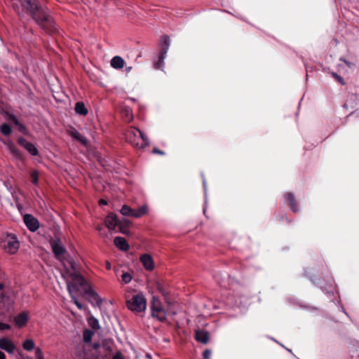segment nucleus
I'll return each instance as SVG.
<instances>
[{
  "label": "nucleus",
  "mask_w": 359,
  "mask_h": 359,
  "mask_svg": "<svg viewBox=\"0 0 359 359\" xmlns=\"http://www.w3.org/2000/svg\"><path fill=\"white\" fill-rule=\"evenodd\" d=\"M63 276L66 278L67 290L70 296L81 292L88 295V297L90 299V301H95L97 304L100 303L98 295L90 288L80 273L67 271Z\"/></svg>",
  "instance_id": "nucleus-1"
},
{
  "label": "nucleus",
  "mask_w": 359,
  "mask_h": 359,
  "mask_svg": "<svg viewBox=\"0 0 359 359\" xmlns=\"http://www.w3.org/2000/svg\"><path fill=\"white\" fill-rule=\"evenodd\" d=\"M94 332L90 330H85L83 334V341L86 343L83 346V352L81 354L82 359H106L107 353L104 355H102V352H109L110 347L107 345L103 344L102 346L99 344H90Z\"/></svg>",
  "instance_id": "nucleus-2"
},
{
  "label": "nucleus",
  "mask_w": 359,
  "mask_h": 359,
  "mask_svg": "<svg viewBox=\"0 0 359 359\" xmlns=\"http://www.w3.org/2000/svg\"><path fill=\"white\" fill-rule=\"evenodd\" d=\"M36 23L47 32H53L55 28H52L50 21V16L45 10L40 7H36L35 11L31 14Z\"/></svg>",
  "instance_id": "nucleus-3"
},
{
  "label": "nucleus",
  "mask_w": 359,
  "mask_h": 359,
  "mask_svg": "<svg viewBox=\"0 0 359 359\" xmlns=\"http://www.w3.org/2000/svg\"><path fill=\"white\" fill-rule=\"evenodd\" d=\"M2 248L8 254H15L20 247L19 241L14 234H7L1 243Z\"/></svg>",
  "instance_id": "nucleus-4"
},
{
  "label": "nucleus",
  "mask_w": 359,
  "mask_h": 359,
  "mask_svg": "<svg viewBox=\"0 0 359 359\" xmlns=\"http://www.w3.org/2000/svg\"><path fill=\"white\" fill-rule=\"evenodd\" d=\"M127 306L133 311L142 312L146 309L147 301L142 293H138L127 301Z\"/></svg>",
  "instance_id": "nucleus-5"
},
{
  "label": "nucleus",
  "mask_w": 359,
  "mask_h": 359,
  "mask_svg": "<svg viewBox=\"0 0 359 359\" xmlns=\"http://www.w3.org/2000/svg\"><path fill=\"white\" fill-rule=\"evenodd\" d=\"M50 244L55 258L60 261H63L65 259L67 251L61 240L59 238H52L50 241Z\"/></svg>",
  "instance_id": "nucleus-6"
},
{
  "label": "nucleus",
  "mask_w": 359,
  "mask_h": 359,
  "mask_svg": "<svg viewBox=\"0 0 359 359\" xmlns=\"http://www.w3.org/2000/svg\"><path fill=\"white\" fill-rule=\"evenodd\" d=\"M151 315L153 317L156 318L159 321L163 322L166 319V312L161 305L159 299L153 297L151 302Z\"/></svg>",
  "instance_id": "nucleus-7"
},
{
  "label": "nucleus",
  "mask_w": 359,
  "mask_h": 359,
  "mask_svg": "<svg viewBox=\"0 0 359 359\" xmlns=\"http://www.w3.org/2000/svg\"><path fill=\"white\" fill-rule=\"evenodd\" d=\"M126 138L127 142L133 147L139 148L140 144V140L141 139L139 129L134 127L128 129L126 132Z\"/></svg>",
  "instance_id": "nucleus-8"
},
{
  "label": "nucleus",
  "mask_w": 359,
  "mask_h": 359,
  "mask_svg": "<svg viewBox=\"0 0 359 359\" xmlns=\"http://www.w3.org/2000/svg\"><path fill=\"white\" fill-rule=\"evenodd\" d=\"M24 222L27 228L32 231H36L39 227L38 220L31 215H25L24 216Z\"/></svg>",
  "instance_id": "nucleus-9"
},
{
  "label": "nucleus",
  "mask_w": 359,
  "mask_h": 359,
  "mask_svg": "<svg viewBox=\"0 0 359 359\" xmlns=\"http://www.w3.org/2000/svg\"><path fill=\"white\" fill-rule=\"evenodd\" d=\"M22 8L27 13L32 14L35 9L36 7H39L36 3V0H18Z\"/></svg>",
  "instance_id": "nucleus-10"
},
{
  "label": "nucleus",
  "mask_w": 359,
  "mask_h": 359,
  "mask_svg": "<svg viewBox=\"0 0 359 359\" xmlns=\"http://www.w3.org/2000/svg\"><path fill=\"white\" fill-rule=\"evenodd\" d=\"M18 144L26 149L32 155L36 156L38 154V149L31 142H27L24 137H20L18 140Z\"/></svg>",
  "instance_id": "nucleus-11"
},
{
  "label": "nucleus",
  "mask_w": 359,
  "mask_h": 359,
  "mask_svg": "<svg viewBox=\"0 0 359 359\" xmlns=\"http://www.w3.org/2000/svg\"><path fill=\"white\" fill-rule=\"evenodd\" d=\"M0 348L6 351L8 353H13L15 349V346L11 340L7 338L0 339Z\"/></svg>",
  "instance_id": "nucleus-12"
},
{
  "label": "nucleus",
  "mask_w": 359,
  "mask_h": 359,
  "mask_svg": "<svg viewBox=\"0 0 359 359\" xmlns=\"http://www.w3.org/2000/svg\"><path fill=\"white\" fill-rule=\"evenodd\" d=\"M104 222L109 229L114 230L118 225V219L116 215L110 213L106 217Z\"/></svg>",
  "instance_id": "nucleus-13"
},
{
  "label": "nucleus",
  "mask_w": 359,
  "mask_h": 359,
  "mask_svg": "<svg viewBox=\"0 0 359 359\" xmlns=\"http://www.w3.org/2000/svg\"><path fill=\"white\" fill-rule=\"evenodd\" d=\"M195 339L197 341L205 344L209 341L210 335L206 330H197L195 332Z\"/></svg>",
  "instance_id": "nucleus-14"
},
{
  "label": "nucleus",
  "mask_w": 359,
  "mask_h": 359,
  "mask_svg": "<svg viewBox=\"0 0 359 359\" xmlns=\"http://www.w3.org/2000/svg\"><path fill=\"white\" fill-rule=\"evenodd\" d=\"M140 261L142 263L144 268L147 270L151 271L154 268V264L152 257L148 255L144 254L141 256Z\"/></svg>",
  "instance_id": "nucleus-15"
},
{
  "label": "nucleus",
  "mask_w": 359,
  "mask_h": 359,
  "mask_svg": "<svg viewBox=\"0 0 359 359\" xmlns=\"http://www.w3.org/2000/svg\"><path fill=\"white\" fill-rule=\"evenodd\" d=\"M114 245L122 251H127L129 249V245L126 240L121 236H117L114 238Z\"/></svg>",
  "instance_id": "nucleus-16"
},
{
  "label": "nucleus",
  "mask_w": 359,
  "mask_h": 359,
  "mask_svg": "<svg viewBox=\"0 0 359 359\" xmlns=\"http://www.w3.org/2000/svg\"><path fill=\"white\" fill-rule=\"evenodd\" d=\"M4 143L6 145L7 149L10 151V152L15 156V158H20L21 154L18 149L15 147V145L11 141L4 142Z\"/></svg>",
  "instance_id": "nucleus-17"
},
{
  "label": "nucleus",
  "mask_w": 359,
  "mask_h": 359,
  "mask_svg": "<svg viewBox=\"0 0 359 359\" xmlns=\"http://www.w3.org/2000/svg\"><path fill=\"white\" fill-rule=\"evenodd\" d=\"M16 325L20 327L25 326L28 320V317L25 313H21L14 318Z\"/></svg>",
  "instance_id": "nucleus-18"
},
{
  "label": "nucleus",
  "mask_w": 359,
  "mask_h": 359,
  "mask_svg": "<svg viewBox=\"0 0 359 359\" xmlns=\"http://www.w3.org/2000/svg\"><path fill=\"white\" fill-rule=\"evenodd\" d=\"M125 62L120 56H115L111 60V65L115 69H121L123 67Z\"/></svg>",
  "instance_id": "nucleus-19"
},
{
  "label": "nucleus",
  "mask_w": 359,
  "mask_h": 359,
  "mask_svg": "<svg viewBox=\"0 0 359 359\" xmlns=\"http://www.w3.org/2000/svg\"><path fill=\"white\" fill-rule=\"evenodd\" d=\"M161 54L165 55L170 46V40L168 36H163L161 41Z\"/></svg>",
  "instance_id": "nucleus-20"
},
{
  "label": "nucleus",
  "mask_w": 359,
  "mask_h": 359,
  "mask_svg": "<svg viewBox=\"0 0 359 359\" xmlns=\"http://www.w3.org/2000/svg\"><path fill=\"white\" fill-rule=\"evenodd\" d=\"M69 135L72 137H74L76 140H79V142H81L83 144H86V139L80 133H79L76 129L72 128L69 131Z\"/></svg>",
  "instance_id": "nucleus-21"
},
{
  "label": "nucleus",
  "mask_w": 359,
  "mask_h": 359,
  "mask_svg": "<svg viewBox=\"0 0 359 359\" xmlns=\"http://www.w3.org/2000/svg\"><path fill=\"white\" fill-rule=\"evenodd\" d=\"M285 199L288 205L290 206V208L293 212H296L297 210V205L294 203V197L291 193H287L285 194Z\"/></svg>",
  "instance_id": "nucleus-22"
},
{
  "label": "nucleus",
  "mask_w": 359,
  "mask_h": 359,
  "mask_svg": "<svg viewBox=\"0 0 359 359\" xmlns=\"http://www.w3.org/2000/svg\"><path fill=\"white\" fill-rule=\"evenodd\" d=\"M75 111L76 114L82 116H86L88 114V109L85 107L83 102H78L75 106Z\"/></svg>",
  "instance_id": "nucleus-23"
},
{
  "label": "nucleus",
  "mask_w": 359,
  "mask_h": 359,
  "mask_svg": "<svg viewBox=\"0 0 359 359\" xmlns=\"http://www.w3.org/2000/svg\"><path fill=\"white\" fill-rule=\"evenodd\" d=\"M147 212V205H142V207H140L139 208L135 210L133 209V217L138 218L142 217V215H145Z\"/></svg>",
  "instance_id": "nucleus-24"
},
{
  "label": "nucleus",
  "mask_w": 359,
  "mask_h": 359,
  "mask_svg": "<svg viewBox=\"0 0 359 359\" xmlns=\"http://www.w3.org/2000/svg\"><path fill=\"white\" fill-rule=\"evenodd\" d=\"M22 347L25 350L31 351L35 348V343L32 339H26L23 344Z\"/></svg>",
  "instance_id": "nucleus-25"
},
{
  "label": "nucleus",
  "mask_w": 359,
  "mask_h": 359,
  "mask_svg": "<svg viewBox=\"0 0 359 359\" xmlns=\"http://www.w3.org/2000/svg\"><path fill=\"white\" fill-rule=\"evenodd\" d=\"M140 135L141 139L140 140V144L139 148H144V147L148 146L149 144L148 137L140 130Z\"/></svg>",
  "instance_id": "nucleus-26"
},
{
  "label": "nucleus",
  "mask_w": 359,
  "mask_h": 359,
  "mask_svg": "<svg viewBox=\"0 0 359 359\" xmlns=\"http://www.w3.org/2000/svg\"><path fill=\"white\" fill-rule=\"evenodd\" d=\"M121 213L124 216H131L133 217V209L130 208L127 205H123V207L121 209Z\"/></svg>",
  "instance_id": "nucleus-27"
},
{
  "label": "nucleus",
  "mask_w": 359,
  "mask_h": 359,
  "mask_svg": "<svg viewBox=\"0 0 359 359\" xmlns=\"http://www.w3.org/2000/svg\"><path fill=\"white\" fill-rule=\"evenodd\" d=\"M88 323L89 326L94 330H98L100 328L98 320L93 316H91L88 319Z\"/></svg>",
  "instance_id": "nucleus-28"
},
{
  "label": "nucleus",
  "mask_w": 359,
  "mask_h": 359,
  "mask_svg": "<svg viewBox=\"0 0 359 359\" xmlns=\"http://www.w3.org/2000/svg\"><path fill=\"white\" fill-rule=\"evenodd\" d=\"M8 120L12 121L14 123V124L18 127L20 131L22 132L25 129V126L18 121V120L15 116L10 114L8 116Z\"/></svg>",
  "instance_id": "nucleus-29"
},
{
  "label": "nucleus",
  "mask_w": 359,
  "mask_h": 359,
  "mask_svg": "<svg viewBox=\"0 0 359 359\" xmlns=\"http://www.w3.org/2000/svg\"><path fill=\"white\" fill-rule=\"evenodd\" d=\"M165 58V55H163L160 53L158 57V60L154 64V67L157 69H161L164 65V59Z\"/></svg>",
  "instance_id": "nucleus-30"
},
{
  "label": "nucleus",
  "mask_w": 359,
  "mask_h": 359,
  "mask_svg": "<svg viewBox=\"0 0 359 359\" xmlns=\"http://www.w3.org/2000/svg\"><path fill=\"white\" fill-rule=\"evenodd\" d=\"M0 130L4 135H9L12 132L11 128L5 123L1 126Z\"/></svg>",
  "instance_id": "nucleus-31"
},
{
  "label": "nucleus",
  "mask_w": 359,
  "mask_h": 359,
  "mask_svg": "<svg viewBox=\"0 0 359 359\" xmlns=\"http://www.w3.org/2000/svg\"><path fill=\"white\" fill-rule=\"evenodd\" d=\"M30 176L32 179V182L34 184L37 185L39 181V172L36 170H33L31 172Z\"/></svg>",
  "instance_id": "nucleus-32"
},
{
  "label": "nucleus",
  "mask_w": 359,
  "mask_h": 359,
  "mask_svg": "<svg viewBox=\"0 0 359 359\" xmlns=\"http://www.w3.org/2000/svg\"><path fill=\"white\" fill-rule=\"evenodd\" d=\"M121 280L124 283L127 284L131 281L132 276L130 273L126 272L122 274Z\"/></svg>",
  "instance_id": "nucleus-33"
},
{
  "label": "nucleus",
  "mask_w": 359,
  "mask_h": 359,
  "mask_svg": "<svg viewBox=\"0 0 359 359\" xmlns=\"http://www.w3.org/2000/svg\"><path fill=\"white\" fill-rule=\"evenodd\" d=\"M35 355L36 359H44L42 350L40 348H36L35 349Z\"/></svg>",
  "instance_id": "nucleus-34"
},
{
  "label": "nucleus",
  "mask_w": 359,
  "mask_h": 359,
  "mask_svg": "<svg viewBox=\"0 0 359 359\" xmlns=\"http://www.w3.org/2000/svg\"><path fill=\"white\" fill-rule=\"evenodd\" d=\"M71 297L72 298L73 301H74V303L76 304V306L78 307V309H83V306L82 304L78 301V299H76V294H73V296H71Z\"/></svg>",
  "instance_id": "nucleus-35"
},
{
  "label": "nucleus",
  "mask_w": 359,
  "mask_h": 359,
  "mask_svg": "<svg viewBox=\"0 0 359 359\" xmlns=\"http://www.w3.org/2000/svg\"><path fill=\"white\" fill-rule=\"evenodd\" d=\"M332 76L340 83L344 84V79L341 76H339L337 73L332 72Z\"/></svg>",
  "instance_id": "nucleus-36"
},
{
  "label": "nucleus",
  "mask_w": 359,
  "mask_h": 359,
  "mask_svg": "<svg viewBox=\"0 0 359 359\" xmlns=\"http://www.w3.org/2000/svg\"><path fill=\"white\" fill-rule=\"evenodd\" d=\"M112 359H126V358L121 351H118L114 355Z\"/></svg>",
  "instance_id": "nucleus-37"
},
{
  "label": "nucleus",
  "mask_w": 359,
  "mask_h": 359,
  "mask_svg": "<svg viewBox=\"0 0 359 359\" xmlns=\"http://www.w3.org/2000/svg\"><path fill=\"white\" fill-rule=\"evenodd\" d=\"M211 354L212 353L210 350H205L203 353V357L204 359H210Z\"/></svg>",
  "instance_id": "nucleus-38"
},
{
  "label": "nucleus",
  "mask_w": 359,
  "mask_h": 359,
  "mask_svg": "<svg viewBox=\"0 0 359 359\" xmlns=\"http://www.w3.org/2000/svg\"><path fill=\"white\" fill-rule=\"evenodd\" d=\"M11 327V325L8 324L0 323V330H10Z\"/></svg>",
  "instance_id": "nucleus-39"
},
{
  "label": "nucleus",
  "mask_w": 359,
  "mask_h": 359,
  "mask_svg": "<svg viewBox=\"0 0 359 359\" xmlns=\"http://www.w3.org/2000/svg\"><path fill=\"white\" fill-rule=\"evenodd\" d=\"M341 61H344V62L349 67V68H352L353 66H354V64L353 62H351L349 61H346L345 60H342L341 58Z\"/></svg>",
  "instance_id": "nucleus-40"
},
{
  "label": "nucleus",
  "mask_w": 359,
  "mask_h": 359,
  "mask_svg": "<svg viewBox=\"0 0 359 359\" xmlns=\"http://www.w3.org/2000/svg\"><path fill=\"white\" fill-rule=\"evenodd\" d=\"M153 153L161 154V155H163L165 154L163 151H161V150H160V149H158L157 148H154L153 149Z\"/></svg>",
  "instance_id": "nucleus-41"
},
{
  "label": "nucleus",
  "mask_w": 359,
  "mask_h": 359,
  "mask_svg": "<svg viewBox=\"0 0 359 359\" xmlns=\"http://www.w3.org/2000/svg\"><path fill=\"white\" fill-rule=\"evenodd\" d=\"M0 359H6V355L1 351H0Z\"/></svg>",
  "instance_id": "nucleus-42"
},
{
  "label": "nucleus",
  "mask_w": 359,
  "mask_h": 359,
  "mask_svg": "<svg viewBox=\"0 0 359 359\" xmlns=\"http://www.w3.org/2000/svg\"><path fill=\"white\" fill-rule=\"evenodd\" d=\"M106 268H107V269H111V264H110V263H109V262H107V264H106Z\"/></svg>",
  "instance_id": "nucleus-43"
},
{
  "label": "nucleus",
  "mask_w": 359,
  "mask_h": 359,
  "mask_svg": "<svg viewBox=\"0 0 359 359\" xmlns=\"http://www.w3.org/2000/svg\"><path fill=\"white\" fill-rule=\"evenodd\" d=\"M100 204L105 205V204H107V202H106L104 200H102H102H100Z\"/></svg>",
  "instance_id": "nucleus-44"
},
{
  "label": "nucleus",
  "mask_w": 359,
  "mask_h": 359,
  "mask_svg": "<svg viewBox=\"0 0 359 359\" xmlns=\"http://www.w3.org/2000/svg\"><path fill=\"white\" fill-rule=\"evenodd\" d=\"M4 289V285L0 283V290H2Z\"/></svg>",
  "instance_id": "nucleus-45"
},
{
  "label": "nucleus",
  "mask_w": 359,
  "mask_h": 359,
  "mask_svg": "<svg viewBox=\"0 0 359 359\" xmlns=\"http://www.w3.org/2000/svg\"><path fill=\"white\" fill-rule=\"evenodd\" d=\"M126 112H127V114H130V109H126Z\"/></svg>",
  "instance_id": "nucleus-46"
},
{
  "label": "nucleus",
  "mask_w": 359,
  "mask_h": 359,
  "mask_svg": "<svg viewBox=\"0 0 359 359\" xmlns=\"http://www.w3.org/2000/svg\"><path fill=\"white\" fill-rule=\"evenodd\" d=\"M121 232L125 233V231L122 230V229L121 228Z\"/></svg>",
  "instance_id": "nucleus-47"
},
{
  "label": "nucleus",
  "mask_w": 359,
  "mask_h": 359,
  "mask_svg": "<svg viewBox=\"0 0 359 359\" xmlns=\"http://www.w3.org/2000/svg\"><path fill=\"white\" fill-rule=\"evenodd\" d=\"M1 313H0V315H1Z\"/></svg>",
  "instance_id": "nucleus-48"
}]
</instances>
